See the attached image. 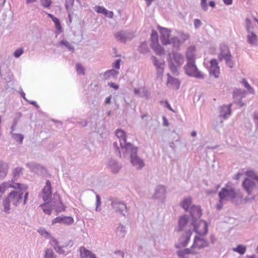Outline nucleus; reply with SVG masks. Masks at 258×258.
Instances as JSON below:
<instances>
[{
	"instance_id": "8",
	"label": "nucleus",
	"mask_w": 258,
	"mask_h": 258,
	"mask_svg": "<svg viewBox=\"0 0 258 258\" xmlns=\"http://www.w3.org/2000/svg\"><path fill=\"white\" fill-rule=\"evenodd\" d=\"M189 34L188 33H184L183 32L179 33L178 36H173L171 39L168 44H171L172 46L176 49H178L181 45L184 43V42L189 38Z\"/></svg>"
},
{
	"instance_id": "9",
	"label": "nucleus",
	"mask_w": 258,
	"mask_h": 258,
	"mask_svg": "<svg viewBox=\"0 0 258 258\" xmlns=\"http://www.w3.org/2000/svg\"><path fill=\"white\" fill-rule=\"evenodd\" d=\"M219 197L221 201H228L236 197V193L234 188L224 187L219 192Z\"/></svg>"
},
{
	"instance_id": "32",
	"label": "nucleus",
	"mask_w": 258,
	"mask_h": 258,
	"mask_svg": "<svg viewBox=\"0 0 258 258\" xmlns=\"http://www.w3.org/2000/svg\"><path fill=\"white\" fill-rule=\"evenodd\" d=\"M134 92L141 97H148L149 95L148 90L144 87L135 88Z\"/></svg>"
},
{
	"instance_id": "49",
	"label": "nucleus",
	"mask_w": 258,
	"mask_h": 258,
	"mask_svg": "<svg viewBox=\"0 0 258 258\" xmlns=\"http://www.w3.org/2000/svg\"><path fill=\"white\" fill-rule=\"evenodd\" d=\"M60 44L65 46L70 50H73L74 49V47L73 46H72L70 44V43L66 40H61L60 43Z\"/></svg>"
},
{
	"instance_id": "23",
	"label": "nucleus",
	"mask_w": 258,
	"mask_h": 258,
	"mask_svg": "<svg viewBox=\"0 0 258 258\" xmlns=\"http://www.w3.org/2000/svg\"><path fill=\"white\" fill-rule=\"evenodd\" d=\"M107 166L114 173H117L121 168V165L117 161L113 159L108 161Z\"/></svg>"
},
{
	"instance_id": "29",
	"label": "nucleus",
	"mask_w": 258,
	"mask_h": 258,
	"mask_svg": "<svg viewBox=\"0 0 258 258\" xmlns=\"http://www.w3.org/2000/svg\"><path fill=\"white\" fill-rule=\"evenodd\" d=\"M247 42L252 45H257L258 43V38L253 32H247Z\"/></svg>"
},
{
	"instance_id": "42",
	"label": "nucleus",
	"mask_w": 258,
	"mask_h": 258,
	"mask_svg": "<svg viewBox=\"0 0 258 258\" xmlns=\"http://www.w3.org/2000/svg\"><path fill=\"white\" fill-rule=\"evenodd\" d=\"M245 26L247 32L253 31V27L252 26L251 21L249 18H246L245 19Z\"/></svg>"
},
{
	"instance_id": "7",
	"label": "nucleus",
	"mask_w": 258,
	"mask_h": 258,
	"mask_svg": "<svg viewBox=\"0 0 258 258\" xmlns=\"http://www.w3.org/2000/svg\"><path fill=\"white\" fill-rule=\"evenodd\" d=\"M191 225L193 227V230L199 235L202 236L206 235L208 232L207 223L203 220H195L192 221Z\"/></svg>"
},
{
	"instance_id": "51",
	"label": "nucleus",
	"mask_w": 258,
	"mask_h": 258,
	"mask_svg": "<svg viewBox=\"0 0 258 258\" xmlns=\"http://www.w3.org/2000/svg\"><path fill=\"white\" fill-rule=\"evenodd\" d=\"M246 174L249 176L250 177L255 180H256L258 181V176L256 175L254 172L253 170H248L246 172Z\"/></svg>"
},
{
	"instance_id": "26",
	"label": "nucleus",
	"mask_w": 258,
	"mask_h": 258,
	"mask_svg": "<svg viewBox=\"0 0 258 258\" xmlns=\"http://www.w3.org/2000/svg\"><path fill=\"white\" fill-rule=\"evenodd\" d=\"M167 85L178 89L180 86L179 81L177 79L171 77L169 74H167Z\"/></svg>"
},
{
	"instance_id": "47",
	"label": "nucleus",
	"mask_w": 258,
	"mask_h": 258,
	"mask_svg": "<svg viewBox=\"0 0 258 258\" xmlns=\"http://www.w3.org/2000/svg\"><path fill=\"white\" fill-rule=\"evenodd\" d=\"M96 11L98 13L104 14L105 16H107L108 10L103 7L98 6L96 7Z\"/></svg>"
},
{
	"instance_id": "36",
	"label": "nucleus",
	"mask_w": 258,
	"mask_h": 258,
	"mask_svg": "<svg viewBox=\"0 0 258 258\" xmlns=\"http://www.w3.org/2000/svg\"><path fill=\"white\" fill-rule=\"evenodd\" d=\"M138 50L140 53L146 54L150 51L148 44L146 42H142L138 48Z\"/></svg>"
},
{
	"instance_id": "16",
	"label": "nucleus",
	"mask_w": 258,
	"mask_h": 258,
	"mask_svg": "<svg viewBox=\"0 0 258 258\" xmlns=\"http://www.w3.org/2000/svg\"><path fill=\"white\" fill-rule=\"evenodd\" d=\"M192 230L189 229L187 230L185 233L179 238L178 243L175 245L176 248L184 247L186 246L187 243L190 240V236L192 234Z\"/></svg>"
},
{
	"instance_id": "18",
	"label": "nucleus",
	"mask_w": 258,
	"mask_h": 258,
	"mask_svg": "<svg viewBox=\"0 0 258 258\" xmlns=\"http://www.w3.org/2000/svg\"><path fill=\"white\" fill-rule=\"evenodd\" d=\"M166 197L165 187L162 185H159L156 187L155 190V193L153 198L160 201H163Z\"/></svg>"
},
{
	"instance_id": "31",
	"label": "nucleus",
	"mask_w": 258,
	"mask_h": 258,
	"mask_svg": "<svg viewBox=\"0 0 258 258\" xmlns=\"http://www.w3.org/2000/svg\"><path fill=\"white\" fill-rule=\"evenodd\" d=\"M196 51V47L194 46H190L188 47L186 52V57L187 61L195 60V53Z\"/></svg>"
},
{
	"instance_id": "44",
	"label": "nucleus",
	"mask_w": 258,
	"mask_h": 258,
	"mask_svg": "<svg viewBox=\"0 0 258 258\" xmlns=\"http://www.w3.org/2000/svg\"><path fill=\"white\" fill-rule=\"evenodd\" d=\"M241 83L243 85L244 87L247 89L249 93H254V91L253 89L249 85V84L248 83L247 81L245 79H243Z\"/></svg>"
},
{
	"instance_id": "6",
	"label": "nucleus",
	"mask_w": 258,
	"mask_h": 258,
	"mask_svg": "<svg viewBox=\"0 0 258 258\" xmlns=\"http://www.w3.org/2000/svg\"><path fill=\"white\" fill-rule=\"evenodd\" d=\"M183 69L185 74L190 77L197 79H203L204 75L198 70L195 60L187 61Z\"/></svg>"
},
{
	"instance_id": "64",
	"label": "nucleus",
	"mask_w": 258,
	"mask_h": 258,
	"mask_svg": "<svg viewBox=\"0 0 258 258\" xmlns=\"http://www.w3.org/2000/svg\"><path fill=\"white\" fill-rule=\"evenodd\" d=\"M108 85L110 87L113 88L115 90H118L119 88V86L118 85H117L114 83H112V82L109 83L108 84Z\"/></svg>"
},
{
	"instance_id": "33",
	"label": "nucleus",
	"mask_w": 258,
	"mask_h": 258,
	"mask_svg": "<svg viewBox=\"0 0 258 258\" xmlns=\"http://www.w3.org/2000/svg\"><path fill=\"white\" fill-rule=\"evenodd\" d=\"M8 166L6 163L0 160V178H4L8 172Z\"/></svg>"
},
{
	"instance_id": "11",
	"label": "nucleus",
	"mask_w": 258,
	"mask_h": 258,
	"mask_svg": "<svg viewBox=\"0 0 258 258\" xmlns=\"http://www.w3.org/2000/svg\"><path fill=\"white\" fill-rule=\"evenodd\" d=\"M152 42L151 47L157 55H162L164 54V50L163 48L159 44L158 35L156 31H153L152 33Z\"/></svg>"
},
{
	"instance_id": "3",
	"label": "nucleus",
	"mask_w": 258,
	"mask_h": 258,
	"mask_svg": "<svg viewBox=\"0 0 258 258\" xmlns=\"http://www.w3.org/2000/svg\"><path fill=\"white\" fill-rule=\"evenodd\" d=\"M184 61V57L180 53L175 52L169 54L168 66L173 74L175 75L178 74V68L183 63Z\"/></svg>"
},
{
	"instance_id": "63",
	"label": "nucleus",
	"mask_w": 258,
	"mask_h": 258,
	"mask_svg": "<svg viewBox=\"0 0 258 258\" xmlns=\"http://www.w3.org/2000/svg\"><path fill=\"white\" fill-rule=\"evenodd\" d=\"M54 249L58 253H60V254L64 253V250H62V248L61 247L59 246L58 245L57 246L55 247Z\"/></svg>"
},
{
	"instance_id": "5",
	"label": "nucleus",
	"mask_w": 258,
	"mask_h": 258,
	"mask_svg": "<svg viewBox=\"0 0 258 258\" xmlns=\"http://www.w3.org/2000/svg\"><path fill=\"white\" fill-rule=\"evenodd\" d=\"M127 150L126 153H129L131 158V162L133 165L137 169H141L145 166V163L142 159L137 155L138 148L133 145H128L126 147Z\"/></svg>"
},
{
	"instance_id": "21",
	"label": "nucleus",
	"mask_w": 258,
	"mask_h": 258,
	"mask_svg": "<svg viewBox=\"0 0 258 258\" xmlns=\"http://www.w3.org/2000/svg\"><path fill=\"white\" fill-rule=\"evenodd\" d=\"M188 211L190 214L192 221L199 220L202 215V212L200 207L192 205L190 207Z\"/></svg>"
},
{
	"instance_id": "50",
	"label": "nucleus",
	"mask_w": 258,
	"mask_h": 258,
	"mask_svg": "<svg viewBox=\"0 0 258 258\" xmlns=\"http://www.w3.org/2000/svg\"><path fill=\"white\" fill-rule=\"evenodd\" d=\"M38 233L46 238L50 237V234L44 228H40L38 230Z\"/></svg>"
},
{
	"instance_id": "20",
	"label": "nucleus",
	"mask_w": 258,
	"mask_h": 258,
	"mask_svg": "<svg viewBox=\"0 0 258 258\" xmlns=\"http://www.w3.org/2000/svg\"><path fill=\"white\" fill-rule=\"evenodd\" d=\"M74 222V219L70 216H59L52 221V224L61 223L66 225H71Z\"/></svg>"
},
{
	"instance_id": "54",
	"label": "nucleus",
	"mask_w": 258,
	"mask_h": 258,
	"mask_svg": "<svg viewBox=\"0 0 258 258\" xmlns=\"http://www.w3.org/2000/svg\"><path fill=\"white\" fill-rule=\"evenodd\" d=\"M77 73L79 74L84 75L85 74L84 68L81 64H77Z\"/></svg>"
},
{
	"instance_id": "35",
	"label": "nucleus",
	"mask_w": 258,
	"mask_h": 258,
	"mask_svg": "<svg viewBox=\"0 0 258 258\" xmlns=\"http://www.w3.org/2000/svg\"><path fill=\"white\" fill-rule=\"evenodd\" d=\"M182 207L185 210L188 211L191 205V199L190 197H187L183 201L181 204Z\"/></svg>"
},
{
	"instance_id": "61",
	"label": "nucleus",
	"mask_w": 258,
	"mask_h": 258,
	"mask_svg": "<svg viewBox=\"0 0 258 258\" xmlns=\"http://www.w3.org/2000/svg\"><path fill=\"white\" fill-rule=\"evenodd\" d=\"M120 59H118L115 60V61L113 64V67H114L116 69H119L120 68Z\"/></svg>"
},
{
	"instance_id": "19",
	"label": "nucleus",
	"mask_w": 258,
	"mask_h": 258,
	"mask_svg": "<svg viewBox=\"0 0 258 258\" xmlns=\"http://www.w3.org/2000/svg\"><path fill=\"white\" fill-rule=\"evenodd\" d=\"M176 253L179 258H190V254L195 255L198 253V252L190 247V248L179 249L176 252Z\"/></svg>"
},
{
	"instance_id": "28",
	"label": "nucleus",
	"mask_w": 258,
	"mask_h": 258,
	"mask_svg": "<svg viewBox=\"0 0 258 258\" xmlns=\"http://www.w3.org/2000/svg\"><path fill=\"white\" fill-rule=\"evenodd\" d=\"M188 217L186 215H183L181 216L178 221V225L177 228L178 232L182 231L187 225Z\"/></svg>"
},
{
	"instance_id": "25",
	"label": "nucleus",
	"mask_w": 258,
	"mask_h": 258,
	"mask_svg": "<svg viewBox=\"0 0 258 258\" xmlns=\"http://www.w3.org/2000/svg\"><path fill=\"white\" fill-rule=\"evenodd\" d=\"M242 185L245 190L249 195L251 193L253 189L255 186V184L252 180L249 178H246L242 182Z\"/></svg>"
},
{
	"instance_id": "27",
	"label": "nucleus",
	"mask_w": 258,
	"mask_h": 258,
	"mask_svg": "<svg viewBox=\"0 0 258 258\" xmlns=\"http://www.w3.org/2000/svg\"><path fill=\"white\" fill-rule=\"evenodd\" d=\"M220 53L218 55V58L220 61L222 60L224 57L231 54L228 47L224 44H222L220 45Z\"/></svg>"
},
{
	"instance_id": "58",
	"label": "nucleus",
	"mask_w": 258,
	"mask_h": 258,
	"mask_svg": "<svg viewBox=\"0 0 258 258\" xmlns=\"http://www.w3.org/2000/svg\"><path fill=\"white\" fill-rule=\"evenodd\" d=\"M201 6L204 11H207L208 10V5L207 0H201Z\"/></svg>"
},
{
	"instance_id": "22",
	"label": "nucleus",
	"mask_w": 258,
	"mask_h": 258,
	"mask_svg": "<svg viewBox=\"0 0 258 258\" xmlns=\"http://www.w3.org/2000/svg\"><path fill=\"white\" fill-rule=\"evenodd\" d=\"M210 74L214 76L216 78L219 77L220 68L216 59H213L210 61Z\"/></svg>"
},
{
	"instance_id": "34",
	"label": "nucleus",
	"mask_w": 258,
	"mask_h": 258,
	"mask_svg": "<svg viewBox=\"0 0 258 258\" xmlns=\"http://www.w3.org/2000/svg\"><path fill=\"white\" fill-rule=\"evenodd\" d=\"M26 166L28 167L31 171L34 172H37L39 170L42 168V167L40 165L33 162L27 163Z\"/></svg>"
},
{
	"instance_id": "62",
	"label": "nucleus",
	"mask_w": 258,
	"mask_h": 258,
	"mask_svg": "<svg viewBox=\"0 0 258 258\" xmlns=\"http://www.w3.org/2000/svg\"><path fill=\"white\" fill-rule=\"evenodd\" d=\"M225 202L224 201H221V199H219V202L217 203L216 205V208L218 210H220L223 207V202Z\"/></svg>"
},
{
	"instance_id": "13",
	"label": "nucleus",
	"mask_w": 258,
	"mask_h": 258,
	"mask_svg": "<svg viewBox=\"0 0 258 258\" xmlns=\"http://www.w3.org/2000/svg\"><path fill=\"white\" fill-rule=\"evenodd\" d=\"M50 205L51 209L55 210L57 214L66 210V206L62 204L59 195L56 193L53 195V199L50 201Z\"/></svg>"
},
{
	"instance_id": "2",
	"label": "nucleus",
	"mask_w": 258,
	"mask_h": 258,
	"mask_svg": "<svg viewBox=\"0 0 258 258\" xmlns=\"http://www.w3.org/2000/svg\"><path fill=\"white\" fill-rule=\"evenodd\" d=\"M116 139L113 143V148L115 152L117 153L118 155L121 157V153L123 156H125L126 151L127 150V146L133 145L130 143H127L126 140L125 133L121 130H117L115 132Z\"/></svg>"
},
{
	"instance_id": "57",
	"label": "nucleus",
	"mask_w": 258,
	"mask_h": 258,
	"mask_svg": "<svg viewBox=\"0 0 258 258\" xmlns=\"http://www.w3.org/2000/svg\"><path fill=\"white\" fill-rule=\"evenodd\" d=\"M41 3L43 6L48 8L50 6L51 1L50 0H41Z\"/></svg>"
},
{
	"instance_id": "41",
	"label": "nucleus",
	"mask_w": 258,
	"mask_h": 258,
	"mask_svg": "<svg viewBox=\"0 0 258 258\" xmlns=\"http://www.w3.org/2000/svg\"><path fill=\"white\" fill-rule=\"evenodd\" d=\"M44 258H56V255L52 249L47 248L45 251Z\"/></svg>"
},
{
	"instance_id": "53",
	"label": "nucleus",
	"mask_w": 258,
	"mask_h": 258,
	"mask_svg": "<svg viewBox=\"0 0 258 258\" xmlns=\"http://www.w3.org/2000/svg\"><path fill=\"white\" fill-rule=\"evenodd\" d=\"M96 211H100V209L99 208V207L101 205V200L99 196L98 195H97L96 196Z\"/></svg>"
},
{
	"instance_id": "48",
	"label": "nucleus",
	"mask_w": 258,
	"mask_h": 258,
	"mask_svg": "<svg viewBox=\"0 0 258 258\" xmlns=\"http://www.w3.org/2000/svg\"><path fill=\"white\" fill-rule=\"evenodd\" d=\"M23 168L21 167L16 168L13 172L14 177L15 178L18 177L22 173Z\"/></svg>"
},
{
	"instance_id": "60",
	"label": "nucleus",
	"mask_w": 258,
	"mask_h": 258,
	"mask_svg": "<svg viewBox=\"0 0 258 258\" xmlns=\"http://www.w3.org/2000/svg\"><path fill=\"white\" fill-rule=\"evenodd\" d=\"M50 243L54 247V249L55 248V247L58 246V242L54 238H51V241L50 242Z\"/></svg>"
},
{
	"instance_id": "37",
	"label": "nucleus",
	"mask_w": 258,
	"mask_h": 258,
	"mask_svg": "<svg viewBox=\"0 0 258 258\" xmlns=\"http://www.w3.org/2000/svg\"><path fill=\"white\" fill-rule=\"evenodd\" d=\"M118 74V72L117 71L114 70L113 69H111L108 71H107L104 73V77L106 79H108L110 77H115Z\"/></svg>"
},
{
	"instance_id": "43",
	"label": "nucleus",
	"mask_w": 258,
	"mask_h": 258,
	"mask_svg": "<svg viewBox=\"0 0 258 258\" xmlns=\"http://www.w3.org/2000/svg\"><path fill=\"white\" fill-rule=\"evenodd\" d=\"M11 135L13 138H14L16 141H19L20 143L21 144L24 139V137L22 135L20 134H16L11 133Z\"/></svg>"
},
{
	"instance_id": "59",
	"label": "nucleus",
	"mask_w": 258,
	"mask_h": 258,
	"mask_svg": "<svg viewBox=\"0 0 258 258\" xmlns=\"http://www.w3.org/2000/svg\"><path fill=\"white\" fill-rule=\"evenodd\" d=\"M74 0H67L66 7L67 10H69V7L73 6Z\"/></svg>"
},
{
	"instance_id": "10",
	"label": "nucleus",
	"mask_w": 258,
	"mask_h": 258,
	"mask_svg": "<svg viewBox=\"0 0 258 258\" xmlns=\"http://www.w3.org/2000/svg\"><path fill=\"white\" fill-rule=\"evenodd\" d=\"M111 206L112 209H113L116 212L125 216L127 212V207L126 205L123 202L117 199H113L111 200Z\"/></svg>"
},
{
	"instance_id": "14",
	"label": "nucleus",
	"mask_w": 258,
	"mask_h": 258,
	"mask_svg": "<svg viewBox=\"0 0 258 258\" xmlns=\"http://www.w3.org/2000/svg\"><path fill=\"white\" fill-rule=\"evenodd\" d=\"M115 39L122 43H125L127 41L132 40L134 34L132 32L127 31H120L115 33Z\"/></svg>"
},
{
	"instance_id": "46",
	"label": "nucleus",
	"mask_w": 258,
	"mask_h": 258,
	"mask_svg": "<svg viewBox=\"0 0 258 258\" xmlns=\"http://www.w3.org/2000/svg\"><path fill=\"white\" fill-rule=\"evenodd\" d=\"M117 232H119L122 236H124L126 232V228L122 224H119L118 227L117 228Z\"/></svg>"
},
{
	"instance_id": "12",
	"label": "nucleus",
	"mask_w": 258,
	"mask_h": 258,
	"mask_svg": "<svg viewBox=\"0 0 258 258\" xmlns=\"http://www.w3.org/2000/svg\"><path fill=\"white\" fill-rule=\"evenodd\" d=\"M151 59L153 64L156 68L157 78L161 80L164 71V61L163 60L158 59L155 56H152Z\"/></svg>"
},
{
	"instance_id": "45",
	"label": "nucleus",
	"mask_w": 258,
	"mask_h": 258,
	"mask_svg": "<svg viewBox=\"0 0 258 258\" xmlns=\"http://www.w3.org/2000/svg\"><path fill=\"white\" fill-rule=\"evenodd\" d=\"M245 94V91L244 90H241L240 89H236L233 92V97L235 98L237 96H243Z\"/></svg>"
},
{
	"instance_id": "55",
	"label": "nucleus",
	"mask_w": 258,
	"mask_h": 258,
	"mask_svg": "<svg viewBox=\"0 0 258 258\" xmlns=\"http://www.w3.org/2000/svg\"><path fill=\"white\" fill-rule=\"evenodd\" d=\"M9 187V184L8 183H2L0 184V196L3 194L7 187Z\"/></svg>"
},
{
	"instance_id": "1",
	"label": "nucleus",
	"mask_w": 258,
	"mask_h": 258,
	"mask_svg": "<svg viewBox=\"0 0 258 258\" xmlns=\"http://www.w3.org/2000/svg\"><path fill=\"white\" fill-rule=\"evenodd\" d=\"M9 187H12L15 190L11 191L7 197L3 200L4 211L6 213H10L11 203L15 206H17L21 203H23V205H25L28 196V192H26L23 196V190H26L27 188L25 185L14 183L12 185L9 184Z\"/></svg>"
},
{
	"instance_id": "24",
	"label": "nucleus",
	"mask_w": 258,
	"mask_h": 258,
	"mask_svg": "<svg viewBox=\"0 0 258 258\" xmlns=\"http://www.w3.org/2000/svg\"><path fill=\"white\" fill-rule=\"evenodd\" d=\"M231 104L228 105H224L221 106L220 109V117L223 118L228 117L231 115Z\"/></svg>"
},
{
	"instance_id": "56",
	"label": "nucleus",
	"mask_w": 258,
	"mask_h": 258,
	"mask_svg": "<svg viewBox=\"0 0 258 258\" xmlns=\"http://www.w3.org/2000/svg\"><path fill=\"white\" fill-rule=\"evenodd\" d=\"M194 25L195 28L197 29L202 25V22L200 20L196 19L194 21Z\"/></svg>"
},
{
	"instance_id": "39",
	"label": "nucleus",
	"mask_w": 258,
	"mask_h": 258,
	"mask_svg": "<svg viewBox=\"0 0 258 258\" xmlns=\"http://www.w3.org/2000/svg\"><path fill=\"white\" fill-rule=\"evenodd\" d=\"M223 59L225 60L226 64L228 67L230 68H232L233 67L234 61L233 60V57L231 54H229L227 56L224 57Z\"/></svg>"
},
{
	"instance_id": "15",
	"label": "nucleus",
	"mask_w": 258,
	"mask_h": 258,
	"mask_svg": "<svg viewBox=\"0 0 258 258\" xmlns=\"http://www.w3.org/2000/svg\"><path fill=\"white\" fill-rule=\"evenodd\" d=\"M209 246L208 241L202 237L201 236H196L194 238V242L191 247L192 249H201Z\"/></svg>"
},
{
	"instance_id": "38",
	"label": "nucleus",
	"mask_w": 258,
	"mask_h": 258,
	"mask_svg": "<svg viewBox=\"0 0 258 258\" xmlns=\"http://www.w3.org/2000/svg\"><path fill=\"white\" fill-rule=\"evenodd\" d=\"M246 247L243 245H238L236 247L233 248V251L236 252L240 254H243L246 251Z\"/></svg>"
},
{
	"instance_id": "30",
	"label": "nucleus",
	"mask_w": 258,
	"mask_h": 258,
	"mask_svg": "<svg viewBox=\"0 0 258 258\" xmlns=\"http://www.w3.org/2000/svg\"><path fill=\"white\" fill-rule=\"evenodd\" d=\"M80 252L81 258H96L94 253L83 246L80 248Z\"/></svg>"
},
{
	"instance_id": "4",
	"label": "nucleus",
	"mask_w": 258,
	"mask_h": 258,
	"mask_svg": "<svg viewBox=\"0 0 258 258\" xmlns=\"http://www.w3.org/2000/svg\"><path fill=\"white\" fill-rule=\"evenodd\" d=\"M51 196V183L49 180H47L46 182V185L42 190V199L45 202H47V203L41 205V206L44 212L48 215L51 214V211L53 209H51L50 201Z\"/></svg>"
},
{
	"instance_id": "40",
	"label": "nucleus",
	"mask_w": 258,
	"mask_h": 258,
	"mask_svg": "<svg viewBox=\"0 0 258 258\" xmlns=\"http://www.w3.org/2000/svg\"><path fill=\"white\" fill-rule=\"evenodd\" d=\"M47 15H48V17L49 18H50L52 19V20L53 21V22L54 23L56 29L58 30H60L61 25H60L59 20L57 18L54 17L53 15L51 14H48Z\"/></svg>"
},
{
	"instance_id": "17",
	"label": "nucleus",
	"mask_w": 258,
	"mask_h": 258,
	"mask_svg": "<svg viewBox=\"0 0 258 258\" xmlns=\"http://www.w3.org/2000/svg\"><path fill=\"white\" fill-rule=\"evenodd\" d=\"M158 30L161 33V41L163 45H167L171 39L170 37V30L167 28L161 27V26L158 27Z\"/></svg>"
},
{
	"instance_id": "52",
	"label": "nucleus",
	"mask_w": 258,
	"mask_h": 258,
	"mask_svg": "<svg viewBox=\"0 0 258 258\" xmlns=\"http://www.w3.org/2000/svg\"><path fill=\"white\" fill-rule=\"evenodd\" d=\"M23 51H23V48L17 49L14 51V56L15 57L18 58V57H20L23 54Z\"/></svg>"
}]
</instances>
